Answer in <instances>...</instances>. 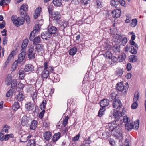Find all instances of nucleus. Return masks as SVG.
Returning <instances> with one entry per match:
<instances>
[{
	"mask_svg": "<svg viewBox=\"0 0 146 146\" xmlns=\"http://www.w3.org/2000/svg\"><path fill=\"white\" fill-rule=\"evenodd\" d=\"M25 108L27 111H30L33 110L34 108V106L30 102L26 104L25 106Z\"/></svg>",
	"mask_w": 146,
	"mask_h": 146,
	"instance_id": "a878e982",
	"label": "nucleus"
},
{
	"mask_svg": "<svg viewBox=\"0 0 146 146\" xmlns=\"http://www.w3.org/2000/svg\"><path fill=\"white\" fill-rule=\"evenodd\" d=\"M127 42V38L126 37H124L122 40V45L123 46L125 45Z\"/></svg>",
	"mask_w": 146,
	"mask_h": 146,
	"instance_id": "e2e57ef3",
	"label": "nucleus"
},
{
	"mask_svg": "<svg viewBox=\"0 0 146 146\" xmlns=\"http://www.w3.org/2000/svg\"><path fill=\"white\" fill-rule=\"evenodd\" d=\"M41 37L42 39L45 40H48L51 38V35L48 31L44 32L41 34Z\"/></svg>",
	"mask_w": 146,
	"mask_h": 146,
	"instance_id": "ddd939ff",
	"label": "nucleus"
},
{
	"mask_svg": "<svg viewBox=\"0 0 146 146\" xmlns=\"http://www.w3.org/2000/svg\"><path fill=\"white\" fill-rule=\"evenodd\" d=\"M102 135L103 137L105 138H108L110 136V133L107 131H106L102 134Z\"/></svg>",
	"mask_w": 146,
	"mask_h": 146,
	"instance_id": "de8ad7c7",
	"label": "nucleus"
},
{
	"mask_svg": "<svg viewBox=\"0 0 146 146\" xmlns=\"http://www.w3.org/2000/svg\"><path fill=\"white\" fill-rule=\"evenodd\" d=\"M108 127L109 130L112 133L113 135L116 138H120L122 137V131L119 125L114 121L108 124Z\"/></svg>",
	"mask_w": 146,
	"mask_h": 146,
	"instance_id": "f257e3e1",
	"label": "nucleus"
},
{
	"mask_svg": "<svg viewBox=\"0 0 146 146\" xmlns=\"http://www.w3.org/2000/svg\"><path fill=\"white\" fill-rule=\"evenodd\" d=\"M113 106L114 108L120 110L122 104L121 101L119 99H115L113 103Z\"/></svg>",
	"mask_w": 146,
	"mask_h": 146,
	"instance_id": "1a4fd4ad",
	"label": "nucleus"
},
{
	"mask_svg": "<svg viewBox=\"0 0 146 146\" xmlns=\"http://www.w3.org/2000/svg\"><path fill=\"white\" fill-rule=\"evenodd\" d=\"M44 46L43 45L38 44L36 46L35 51H36L37 52L42 54L44 52Z\"/></svg>",
	"mask_w": 146,
	"mask_h": 146,
	"instance_id": "f3484780",
	"label": "nucleus"
},
{
	"mask_svg": "<svg viewBox=\"0 0 146 146\" xmlns=\"http://www.w3.org/2000/svg\"><path fill=\"white\" fill-rule=\"evenodd\" d=\"M116 88L118 92H122L121 96H124L127 93V91L128 88V86H124L122 82H119L117 83L116 86Z\"/></svg>",
	"mask_w": 146,
	"mask_h": 146,
	"instance_id": "7ed1b4c3",
	"label": "nucleus"
},
{
	"mask_svg": "<svg viewBox=\"0 0 146 146\" xmlns=\"http://www.w3.org/2000/svg\"><path fill=\"white\" fill-rule=\"evenodd\" d=\"M0 1V5L2 6L3 5H7L9 3L11 0H1Z\"/></svg>",
	"mask_w": 146,
	"mask_h": 146,
	"instance_id": "a18cd8bd",
	"label": "nucleus"
},
{
	"mask_svg": "<svg viewBox=\"0 0 146 146\" xmlns=\"http://www.w3.org/2000/svg\"><path fill=\"white\" fill-rule=\"evenodd\" d=\"M15 52L14 50H13L9 55L6 61L4 63V67H6L13 59L14 56L15 55Z\"/></svg>",
	"mask_w": 146,
	"mask_h": 146,
	"instance_id": "0eeeda50",
	"label": "nucleus"
},
{
	"mask_svg": "<svg viewBox=\"0 0 146 146\" xmlns=\"http://www.w3.org/2000/svg\"><path fill=\"white\" fill-rule=\"evenodd\" d=\"M132 68V66L130 63H128L127 64L126 69L127 71L130 70Z\"/></svg>",
	"mask_w": 146,
	"mask_h": 146,
	"instance_id": "338daca9",
	"label": "nucleus"
},
{
	"mask_svg": "<svg viewBox=\"0 0 146 146\" xmlns=\"http://www.w3.org/2000/svg\"><path fill=\"white\" fill-rule=\"evenodd\" d=\"M123 72V69L121 68H119L116 71V74L117 76H122Z\"/></svg>",
	"mask_w": 146,
	"mask_h": 146,
	"instance_id": "2f4dec72",
	"label": "nucleus"
},
{
	"mask_svg": "<svg viewBox=\"0 0 146 146\" xmlns=\"http://www.w3.org/2000/svg\"><path fill=\"white\" fill-rule=\"evenodd\" d=\"M126 129L128 130L132 129L134 127V124L133 123H127L125 125Z\"/></svg>",
	"mask_w": 146,
	"mask_h": 146,
	"instance_id": "bb28decb",
	"label": "nucleus"
},
{
	"mask_svg": "<svg viewBox=\"0 0 146 146\" xmlns=\"http://www.w3.org/2000/svg\"><path fill=\"white\" fill-rule=\"evenodd\" d=\"M61 136V133L60 132H58L55 133L53 136L52 139V141L53 143H55Z\"/></svg>",
	"mask_w": 146,
	"mask_h": 146,
	"instance_id": "aec40b11",
	"label": "nucleus"
},
{
	"mask_svg": "<svg viewBox=\"0 0 146 146\" xmlns=\"http://www.w3.org/2000/svg\"><path fill=\"white\" fill-rule=\"evenodd\" d=\"M139 98V92H135L134 94V96L133 98L134 102H137Z\"/></svg>",
	"mask_w": 146,
	"mask_h": 146,
	"instance_id": "49530a36",
	"label": "nucleus"
},
{
	"mask_svg": "<svg viewBox=\"0 0 146 146\" xmlns=\"http://www.w3.org/2000/svg\"><path fill=\"white\" fill-rule=\"evenodd\" d=\"M131 50L130 51V52L132 54H135L137 53V51L136 49L135 48L134 46H131Z\"/></svg>",
	"mask_w": 146,
	"mask_h": 146,
	"instance_id": "864d4df0",
	"label": "nucleus"
},
{
	"mask_svg": "<svg viewBox=\"0 0 146 146\" xmlns=\"http://www.w3.org/2000/svg\"><path fill=\"white\" fill-rule=\"evenodd\" d=\"M48 31L50 35L54 34L58 31V29L56 27L51 26L48 27Z\"/></svg>",
	"mask_w": 146,
	"mask_h": 146,
	"instance_id": "dca6fc26",
	"label": "nucleus"
},
{
	"mask_svg": "<svg viewBox=\"0 0 146 146\" xmlns=\"http://www.w3.org/2000/svg\"><path fill=\"white\" fill-rule=\"evenodd\" d=\"M125 109L124 108H123L121 111L113 109L110 113V116L112 118H114L116 120H118L119 118L124 114V113L125 112Z\"/></svg>",
	"mask_w": 146,
	"mask_h": 146,
	"instance_id": "f03ea898",
	"label": "nucleus"
},
{
	"mask_svg": "<svg viewBox=\"0 0 146 146\" xmlns=\"http://www.w3.org/2000/svg\"><path fill=\"white\" fill-rule=\"evenodd\" d=\"M69 117L68 116L66 117L63 121V124L64 126H66L68 123Z\"/></svg>",
	"mask_w": 146,
	"mask_h": 146,
	"instance_id": "680f3d73",
	"label": "nucleus"
},
{
	"mask_svg": "<svg viewBox=\"0 0 146 146\" xmlns=\"http://www.w3.org/2000/svg\"><path fill=\"white\" fill-rule=\"evenodd\" d=\"M109 141L110 144L111 146H114L115 145V142L114 139L112 138H110L109 139Z\"/></svg>",
	"mask_w": 146,
	"mask_h": 146,
	"instance_id": "bf43d9fd",
	"label": "nucleus"
},
{
	"mask_svg": "<svg viewBox=\"0 0 146 146\" xmlns=\"http://www.w3.org/2000/svg\"><path fill=\"white\" fill-rule=\"evenodd\" d=\"M29 121V118L27 116H24L22 118L21 123L23 125L27 124Z\"/></svg>",
	"mask_w": 146,
	"mask_h": 146,
	"instance_id": "cd10ccee",
	"label": "nucleus"
},
{
	"mask_svg": "<svg viewBox=\"0 0 146 146\" xmlns=\"http://www.w3.org/2000/svg\"><path fill=\"white\" fill-rule=\"evenodd\" d=\"M105 110L104 108L101 107L100 108L98 113V115L99 117H101L103 115Z\"/></svg>",
	"mask_w": 146,
	"mask_h": 146,
	"instance_id": "a19ab883",
	"label": "nucleus"
},
{
	"mask_svg": "<svg viewBox=\"0 0 146 146\" xmlns=\"http://www.w3.org/2000/svg\"><path fill=\"white\" fill-rule=\"evenodd\" d=\"M28 5L26 4H23L20 7V13L21 15L24 16L26 15V11L28 10Z\"/></svg>",
	"mask_w": 146,
	"mask_h": 146,
	"instance_id": "9d476101",
	"label": "nucleus"
},
{
	"mask_svg": "<svg viewBox=\"0 0 146 146\" xmlns=\"http://www.w3.org/2000/svg\"><path fill=\"white\" fill-rule=\"evenodd\" d=\"M53 3L54 5L57 7L60 6L62 4L61 0H53Z\"/></svg>",
	"mask_w": 146,
	"mask_h": 146,
	"instance_id": "72a5a7b5",
	"label": "nucleus"
},
{
	"mask_svg": "<svg viewBox=\"0 0 146 146\" xmlns=\"http://www.w3.org/2000/svg\"><path fill=\"white\" fill-rule=\"evenodd\" d=\"M24 70L25 72H30L34 70V66L31 64H27L25 66Z\"/></svg>",
	"mask_w": 146,
	"mask_h": 146,
	"instance_id": "a211bd4d",
	"label": "nucleus"
},
{
	"mask_svg": "<svg viewBox=\"0 0 146 146\" xmlns=\"http://www.w3.org/2000/svg\"><path fill=\"white\" fill-rule=\"evenodd\" d=\"M112 58V64L121 62L124 60L126 58V55L125 53H122L121 55L116 56H113Z\"/></svg>",
	"mask_w": 146,
	"mask_h": 146,
	"instance_id": "39448f33",
	"label": "nucleus"
},
{
	"mask_svg": "<svg viewBox=\"0 0 146 146\" xmlns=\"http://www.w3.org/2000/svg\"><path fill=\"white\" fill-rule=\"evenodd\" d=\"M120 46L118 44L114 45L113 47V50L115 53L116 52L119 53L120 51Z\"/></svg>",
	"mask_w": 146,
	"mask_h": 146,
	"instance_id": "473e14b6",
	"label": "nucleus"
},
{
	"mask_svg": "<svg viewBox=\"0 0 146 146\" xmlns=\"http://www.w3.org/2000/svg\"><path fill=\"white\" fill-rule=\"evenodd\" d=\"M138 106L137 102H134L131 106V108L133 109H135Z\"/></svg>",
	"mask_w": 146,
	"mask_h": 146,
	"instance_id": "4d7b16f0",
	"label": "nucleus"
},
{
	"mask_svg": "<svg viewBox=\"0 0 146 146\" xmlns=\"http://www.w3.org/2000/svg\"><path fill=\"white\" fill-rule=\"evenodd\" d=\"M80 137V135L78 134L76 136L73 137L72 139V141H78Z\"/></svg>",
	"mask_w": 146,
	"mask_h": 146,
	"instance_id": "052dcab7",
	"label": "nucleus"
},
{
	"mask_svg": "<svg viewBox=\"0 0 146 146\" xmlns=\"http://www.w3.org/2000/svg\"><path fill=\"white\" fill-rule=\"evenodd\" d=\"M35 33L33 31H32L31 32L30 35L29 39L31 41H33L34 38V37H35Z\"/></svg>",
	"mask_w": 146,
	"mask_h": 146,
	"instance_id": "8fccbe9b",
	"label": "nucleus"
},
{
	"mask_svg": "<svg viewBox=\"0 0 146 146\" xmlns=\"http://www.w3.org/2000/svg\"><path fill=\"white\" fill-rule=\"evenodd\" d=\"M103 55L106 59H109V61L111 62V64H112V59L113 56L111 52L107 51L105 52V53H104Z\"/></svg>",
	"mask_w": 146,
	"mask_h": 146,
	"instance_id": "9b49d317",
	"label": "nucleus"
},
{
	"mask_svg": "<svg viewBox=\"0 0 146 146\" xmlns=\"http://www.w3.org/2000/svg\"><path fill=\"white\" fill-rule=\"evenodd\" d=\"M139 120H138L137 121H136L134 123V126H135V128L136 129H137L139 127Z\"/></svg>",
	"mask_w": 146,
	"mask_h": 146,
	"instance_id": "0e129e2a",
	"label": "nucleus"
},
{
	"mask_svg": "<svg viewBox=\"0 0 146 146\" xmlns=\"http://www.w3.org/2000/svg\"><path fill=\"white\" fill-rule=\"evenodd\" d=\"M9 126H8L7 125H5V126L4 127L3 129H2V131H3V132H5V133H8V129H9Z\"/></svg>",
	"mask_w": 146,
	"mask_h": 146,
	"instance_id": "69168bd1",
	"label": "nucleus"
},
{
	"mask_svg": "<svg viewBox=\"0 0 146 146\" xmlns=\"http://www.w3.org/2000/svg\"><path fill=\"white\" fill-rule=\"evenodd\" d=\"M129 60L130 62H135L137 61V56L135 55H131L130 56Z\"/></svg>",
	"mask_w": 146,
	"mask_h": 146,
	"instance_id": "e433bc0d",
	"label": "nucleus"
},
{
	"mask_svg": "<svg viewBox=\"0 0 146 146\" xmlns=\"http://www.w3.org/2000/svg\"><path fill=\"white\" fill-rule=\"evenodd\" d=\"M26 52L22 51L18 55V58L17 60L19 62V64L22 62L25 58Z\"/></svg>",
	"mask_w": 146,
	"mask_h": 146,
	"instance_id": "2eb2a0df",
	"label": "nucleus"
},
{
	"mask_svg": "<svg viewBox=\"0 0 146 146\" xmlns=\"http://www.w3.org/2000/svg\"><path fill=\"white\" fill-rule=\"evenodd\" d=\"M121 12L120 9H117L114 10L112 12V17L114 18H117L120 17Z\"/></svg>",
	"mask_w": 146,
	"mask_h": 146,
	"instance_id": "f8f14e48",
	"label": "nucleus"
},
{
	"mask_svg": "<svg viewBox=\"0 0 146 146\" xmlns=\"http://www.w3.org/2000/svg\"><path fill=\"white\" fill-rule=\"evenodd\" d=\"M109 103V101L106 99L101 100L100 102V105L101 107L105 108L108 106Z\"/></svg>",
	"mask_w": 146,
	"mask_h": 146,
	"instance_id": "412c9836",
	"label": "nucleus"
},
{
	"mask_svg": "<svg viewBox=\"0 0 146 146\" xmlns=\"http://www.w3.org/2000/svg\"><path fill=\"white\" fill-rule=\"evenodd\" d=\"M43 136L44 139L48 141L52 138V133L50 131L45 132L43 134Z\"/></svg>",
	"mask_w": 146,
	"mask_h": 146,
	"instance_id": "6ab92c4d",
	"label": "nucleus"
},
{
	"mask_svg": "<svg viewBox=\"0 0 146 146\" xmlns=\"http://www.w3.org/2000/svg\"><path fill=\"white\" fill-rule=\"evenodd\" d=\"M51 15L53 21L56 23H58L61 18V15L60 13L58 11H54Z\"/></svg>",
	"mask_w": 146,
	"mask_h": 146,
	"instance_id": "423d86ee",
	"label": "nucleus"
},
{
	"mask_svg": "<svg viewBox=\"0 0 146 146\" xmlns=\"http://www.w3.org/2000/svg\"><path fill=\"white\" fill-rule=\"evenodd\" d=\"M137 24V20L136 19H134L132 20V22L131 24V26L132 27H134L136 26Z\"/></svg>",
	"mask_w": 146,
	"mask_h": 146,
	"instance_id": "603ef678",
	"label": "nucleus"
},
{
	"mask_svg": "<svg viewBox=\"0 0 146 146\" xmlns=\"http://www.w3.org/2000/svg\"><path fill=\"white\" fill-rule=\"evenodd\" d=\"M12 109L14 111H17L20 107L19 103L18 102H15L12 106Z\"/></svg>",
	"mask_w": 146,
	"mask_h": 146,
	"instance_id": "7c9ffc66",
	"label": "nucleus"
},
{
	"mask_svg": "<svg viewBox=\"0 0 146 146\" xmlns=\"http://www.w3.org/2000/svg\"><path fill=\"white\" fill-rule=\"evenodd\" d=\"M48 9L50 15H51L53 13V9L52 7L48 6Z\"/></svg>",
	"mask_w": 146,
	"mask_h": 146,
	"instance_id": "13d9d810",
	"label": "nucleus"
},
{
	"mask_svg": "<svg viewBox=\"0 0 146 146\" xmlns=\"http://www.w3.org/2000/svg\"><path fill=\"white\" fill-rule=\"evenodd\" d=\"M42 9L40 7L36 8L35 10V13L33 14L34 17L36 19L39 17L41 13Z\"/></svg>",
	"mask_w": 146,
	"mask_h": 146,
	"instance_id": "4468645a",
	"label": "nucleus"
},
{
	"mask_svg": "<svg viewBox=\"0 0 146 146\" xmlns=\"http://www.w3.org/2000/svg\"><path fill=\"white\" fill-rule=\"evenodd\" d=\"M11 20L13 23L17 27L23 25L25 21V18L23 17H20L17 18L14 15L12 17Z\"/></svg>",
	"mask_w": 146,
	"mask_h": 146,
	"instance_id": "20e7f679",
	"label": "nucleus"
},
{
	"mask_svg": "<svg viewBox=\"0 0 146 146\" xmlns=\"http://www.w3.org/2000/svg\"><path fill=\"white\" fill-rule=\"evenodd\" d=\"M41 41V39L40 37H37L34 38L33 40V44H37L40 43Z\"/></svg>",
	"mask_w": 146,
	"mask_h": 146,
	"instance_id": "37998d69",
	"label": "nucleus"
},
{
	"mask_svg": "<svg viewBox=\"0 0 146 146\" xmlns=\"http://www.w3.org/2000/svg\"><path fill=\"white\" fill-rule=\"evenodd\" d=\"M44 70H47L50 66H49L48 64V62H45L44 64Z\"/></svg>",
	"mask_w": 146,
	"mask_h": 146,
	"instance_id": "774afa93",
	"label": "nucleus"
},
{
	"mask_svg": "<svg viewBox=\"0 0 146 146\" xmlns=\"http://www.w3.org/2000/svg\"><path fill=\"white\" fill-rule=\"evenodd\" d=\"M117 95L115 93H112L110 95V99L111 100H115L116 99Z\"/></svg>",
	"mask_w": 146,
	"mask_h": 146,
	"instance_id": "3c124183",
	"label": "nucleus"
},
{
	"mask_svg": "<svg viewBox=\"0 0 146 146\" xmlns=\"http://www.w3.org/2000/svg\"><path fill=\"white\" fill-rule=\"evenodd\" d=\"M111 4L112 7H117L119 5V0H112L111 1Z\"/></svg>",
	"mask_w": 146,
	"mask_h": 146,
	"instance_id": "c85d7f7f",
	"label": "nucleus"
},
{
	"mask_svg": "<svg viewBox=\"0 0 146 146\" xmlns=\"http://www.w3.org/2000/svg\"><path fill=\"white\" fill-rule=\"evenodd\" d=\"M34 50L33 47L32 46H30L28 51V58L29 59H32L35 58V53L34 52Z\"/></svg>",
	"mask_w": 146,
	"mask_h": 146,
	"instance_id": "6e6552de",
	"label": "nucleus"
},
{
	"mask_svg": "<svg viewBox=\"0 0 146 146\" xmlns=\"http://www.w3.org/2000/svg\"><path fill=\"white\" fill-rule=\"evenodd\" d=\"M35 142L34 140H29L27 144V146H35Z\"/></svg>",
	"mask_w": 146,
	"mask_h": 146,
	"instance_id": "79ce46f5",
	"label": "nucleus"
},
{
	"mask_svg": "<svg viewBox=\"0 0 146 146\" xmlns=\"http://www.w3.org/2000/svg\"><path fill=\"white\" fill-rule=\"evenodd\" d=\"M37 121L33 120L31 123L30 126V128L31 130H34L37 127Z\"/></svg>",
	"mask_w": 146,
	"mask_h": 146,
	"instance_id": "5701e85b",
	"label": "nucleus"
},
{
	"mask_svg": "<svg viewBox=\"0 0 146 146\" xmlns=\"http://www.w3.org/2000/svg\"><path fill=\"white\" fill-rule=\"evenodd\" d=\"M17 99L19 101L22 100L24 98V96L23 94L20 92L17 95Z\"/></svg>",
	"mask_w": 146,
	"mask_h": 146,
	"instance_id": "c03bdc74",
	"label": "nucleus"
},
{
	"mask_svg": "<svg viewBox=\"0 0 146 146\" xmlns=\"http://www.w3.org/2000/svg\"><path fill=\"white\" fill-rule=\"evenodd\" d=\"M49 75V72L48 70H43L41 74L42 78L43 79H46Z\"/></svg>",
	"mask_w": 146,
	"mask_h": 146,
	"instance_id": "b1692460",
	"label": "nucleus"
},
{
	"mask_svg": "<svg viewBox=\"0 0 146 146\" xmlns=\"http://www.w3.org/2000/svg\"><path fill=\"white\" fill-rule=\"evenodd\" d=\"M104 48L106 50H108V51H110L111 49V46L108 44H105L104 46Z\"/></svg>",
	"mask_w": 146,
	"mask_h": 146,
	"instance_id": "5fc2aeb1",
	"label": "nucleus"
},
{
	"mask_svg": "<svg viewBox=\"0 0 146 146\" xmlns=\"http://www.w3.org/2000/svg\"><path fill=\"white\" fill-rule=\"evenodd\" d=\"M130 42L131 46L135 47L137 48L138 49V47L137 44L133 40H130Z\"/></svg>",
	"mask_w": 146,
	"mask_h": 146,
	"instance_id": "6e6d98bb",
	"label": "nucleus"
},
{
	"mask_svg": "<svg viewBox=\"0 0 146 146\" xmlns=\"http://www.w3.org/2000/svg\"><path fill=\"white\" fill-rule=\"evenodd\" d=\"M77 51V48L75 47H74L70 50L69 53L70 55L73 56L76 54Z\"/></svg>",
	"mask_w": 146,
	"mask_h": 146,
	"instance_id": "c756f323",
	"label": "nucleus"
},
{
	"mask_svg": "<svg viewBox=\"0 0 146 146\" xmlns=\"http://www.w3.org/2000/svg\"><path fill=\"white\" fill-rule=\"evenodd\" d=\"M11 84V88L12 89L15 90L16 88L17 82L16 80H12Z\"/></svg>",
	"mask_w": 146,
	"mask_h": 146,
	"instance_id": "c9c22d12",
	"label": "nucleus"
},
{
	"mask_svg": "<svg viewBox=\"0 0 146 146\" xmlns=\"http://www.w3.org/2000/svg\"><path fill=\"white\" fill-rule=\"evenodd\" d=\"M15 91V90L14 89H11L8 91L6 94V96L8 97L12 95Z\"/></svg>",
	"mask_w": 146,
	"mask_h": 146,
	"instance_id": "ea45409f",
	"label": "nucleus"
},
{
	"mask_svg": "<svg viewBox=\"0 0 146 146\" xmlns=\"http://www.w3.org/2000/svg\"><path fill=\"white\" fill-rule=\"evenodd\" d=\"M46 102L45 100H44L40 104V108L42 111L45 110Z\"/></svg>",
	"mask_w": 146,
	"mask_h": 146,
	"instance_id": "4c0bfd02",
	"label": "nucleus"
},
{
	"mask_svg": "<svg viewBox=\"0 0 146 146\" xmlns=\"http://www.w3.org/2000/svg\"><path fill=\"white\" fill-rule=\"evenodd\" d=\"M12 80V77L10 76H9L6 78L5 83L6 85H9L11 84V83Z\"/></svg>",
	"mask_w": 146,
	"mask_h": 146,
	"instance_id": "58836bf2",
	"label": "nucleus"
},
{
	"mask_svg": "<svg viewBox=\"0 0 146 146\" xmlns=\"http://www.w3.org/2000/svg\"><path fill=\"white\" fill-rule=\"evenodd\" d=\"M19 64V62L17 60H15L12 65V68L14 70H15L18 66V64Z\"/></svg>",
	"mask_w": 146,
	"mask_h": 146,
	"instance_id": "09e8293b",
	"label": "nucleus"
},
{
	"mask_svg": "<svg viewBox=\"0 0 146 146\" xmlns=\"http://www.w3.org/2000/svg\"><path fill=\"white\" fill-rule=\"evenodd\" d=\"M19 78L21 79H24L25 75V73L23 70H20L19 71Z\"/></svg>",
	"mask_w": 146,
	"mask_h": 146,
	"instance_id": "f704fd0d",
	"label": "nucleus"
},
{
	"mask_svg": "<svg viewBox=\"0 0 146 146\" xmlns=\"http://www.w3.org/2000/svg\"><path fill=\"white\" fill-rule=\"evenodd\" d=\"M51 78L54 82H58L60 80L59 75L56 73H53L52 74Z\"/></svg>",
	"mask_w": 146,
	"mask_h": 146,
	"instance_id": "4be33fe9",
	"label": "nucleus"
},
{
	"mask_svg": "<svg viewBox=\"0 0 146 146\" xmlns=\"http://www.w3.org/2000/svg\"><path fill=\"white\" fill-rule=\"evenodd\" d=\"M60 29L62 30H63L64 31L65 28L68 26V22L64 20L62 21L61 24H60Z\"/></svg>",
	"mask_w": 146,
	"mask_h": 146,
	"instance_id": "393cba45",
	"label": "nucleus"
}]
</instances>
